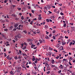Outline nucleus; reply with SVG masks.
<instances>
[{
  "instance_id": "nucleus-32",
  "label": "nucleus",
  "mask_w": 75,
  "mask_h": 75,
  "mask_svg": "<svg viewBox=\"0 0 75 75\" xmlns=\"http://www.w3.org/2000/svg\"><path fill=\"white\" fill-rule=\"evenodd\" d=\"M9 57V55L8 56H7V59H8L9 60V59H10V57Z\"/></svg>"
},
{
  "instance_id": "nucleus-57",
  "label": "nucleus",
  "mask_w": 75,
  "mask_h": 75,
  "mask_svg": "<svg viewBox=\"0 0 75 75\" xmlns=\"http://www.w3.org/2000/svg\"><path fill=\"white\" fill-rule=\"evenodd\" d=\"M33 21L34 20H35V21H36V20H37V18H33Z\"/></svg>"
},
{
  "instance_id": "nucleus-60",
  "label": "nucleus",
  "mask_w": 75,
  "mask_h": 75,
  "mask_svg": "<svg viewBox=\"0 0 75 75\" xmlns=\"http://www.w3.org/2000/svg\"><path fill=\"white\" fill-rule=\"evenodd\" d=\"M24 45H27V43H25V42H24Z\"/></svg>"
},
{
  "instance_id": "nucleus-61",
  "label": "nucleus",
  "mask_w": 75,
  "mask_h": 75,
  "mask_svg": "<svg viewBox=\"0 0 75 75\" xmlns=\"http://www.w3.org/2000/svg\"><path fill=\"white\" fill-rule=\"evenodd\" d=\"M65 38H67V39H68V37H67L66 36H65Z\"/></svg>"
},
{
  "instance_id": "nucleus-55",
  "label": "nucleus",
  "mask_w": 75,
  "mask_h": 75,
  "mask_svg": "<svg viewBox=\"0 0 75 75\" xmlns=\"http://www.w3.org/2000/svg\"><path fill=\"white\" fill-rule=\"evenodd\" d=\"M19 52L20 54H21V50H19Z\"/></svg>"
},
{
  "instance_id": "nucleus-25",
  "label": "nucleus",
  "mask_w": 75,
  "mask_h": 75,
  "mask_svg": "<svg viewBox=\"0 0 75 75\" xmlns=\"http://www.w3.org/2000/svg\"><path fill=\"white\" fill-rule=\"evenodd\" d=\"M1 35L3 37H4V38H5V36H4V35L3 34H1Z\"/></svg>"
},
{
  "instance_id": "nucleus-56",
  "label": "nucleus",
  "mask_w": 75,
  "mask_h": 75,
  "mask_svg": "<svg viewBox=\"0 0 75 75\" xmlns=\"http://www.w3.org/2000/svg\"><path fill=\"white\" fill-rule=\"evenodd\" d=\"M23 68H25V69H26V70H27V69H26V67H25L24 66V67H23Z\"/></svg>"
},
{
  "instance_id": "nucleus-27",
  "label": "nucleus",
  "mask_w": 75,
  "mask_h": 75,
  "mask_svg": "<svg viewBox=\"0 0 75 75\" xmlns=\"http://www.w3.org/2000/svg\"><path fill=\"white\" fill-rule=\"evenodd\" d=\"M52 68H54V67H55V65H53L52 64V65L51 66Z\"/></svg>"
},
{
  "instance_id": "nucleus-33",
  "label": "nucleus",
  "mask_w": 75,
  "mask_h": 75,
  "mask_svg": "<svg viewBox=\"0 0 75 75\" xmlns=\"http://www.w3.org/2000/svg\"><path fill=\"white\" fill-rule=\"evenodd\" d=\"M8 30V29L7 28H6V29H4V31H7Z\"/></svg>"
},
{
  "instance_id": "nucleus-9",
  "label": "nucleus",
  "mask_w": 75,
  "mask_h": 75,
  "mask_svg": "<svg viewBox=\"0 0 75 75\" xmlns=\"http://www.w3.org/2000/svg\"><path fill=\"white\" fill-rule=\"evenodd\" d=\"M27 41H28V42H31V41H32V39H31V40H30L29 39H28V40H27Z\"/></svg>"
},
{
  "instance_id": "nucleus-4",
  "label": "nucleus",
  "mask_w": 75,
  "mask_h": 75,
  "mask_svg": "<svg viewBox=\"0 0 75 75\" xmlns=\"http://www.w3.org/2000/svg\"><path fill=\"white\" fill-rule=\"evenodd\" d=\"M17 37L18 38H21V35L20 34H18Z\"/></svg>"
},
{
  "instance_id": "nucleus-6",
  "label": "nucleus",
  "mask_w": 75,
  "mask_h": 75,
  "mask_svg": "<svg viewBox=\"0 0 75 75\" xmlns=\"http://www.w3.org/2000/svg\"><path fill=\"white\" fill-rule=\"evenodd\" d=\"M50 69H51V67H50V66L47 67V71H50Z\"/></svg>"
},
{
  "instance_id": "nucleus-34",
  "label": "nucleus",
  "mask_w": 75,
  "mask_h": 75,
  "mask_svg": "<svg viewBox=\"0 0 75 75\" xmlns=\"http://www.w3.org/2000/svg\"><path fill=\"white\" fill-rule=\"evenodd\" d=\"M58 62L59 63H61V60H59L58 61Z\"/></svg>"
},
{
  "instance_id": "nucleus-13",
  "label": "nucleus",
  "mask_w": 75,
  "mask_h": 75,
  "mask_svg": "<svg viewBox=\"0 0 75 75\" xmlns=\"http://www.w3.org/2000/svg\"><path fill=\"white\" fill-rule=\"evenodd\" d=\"M49 50H50V51H52L53 50V49L50 47L49 49Z\"/></svg>"
},
{
  "instance_id": "nucleus-17",
  "label": "nucleus",
  "mask_w": 75,
  "mask_h": 75,
  "mask_svg": "<svg viewBox=\"0 0 75 75\" xmlns=\"http://www.w3.org/2000/svg\"><path fill=\"white\" fill-rule=\"evenodd\" d=\"M46 20L47 23H49V22H50V20H49L48 19H46Z\"/></svg>"
},
{
  "instance_id": "nucleus-2",
  "label": "nucleus",
  "mask_w": 75,
  "mask_h": 75,
  "mask_svg": "<svg viewBox=\"0 0 75 75\" xmlns=\"http://www.w3.org/2000/svg\"><path fill=\"white\" fill-rule=\"evenodd\" d=\"M52 52H49L48 54H46V55L47 56H48V55H49L51 56V54H52Z\"/></svg>"
},
{
  "instance_id": "nucleus-38",
  "label": "nucleus",
  "mask_w": 75,
  "mask_h": 75,
  "mask_svg": "<svg viewBox=\"0 0 75 75\" xmlns=\"http://www.w3.org/2000/svg\"><path fill=\"white\" fill-rule=\"evenodd\" d=\"M53 38L54 40H55V37L54 36H53Z\"/></svg>"
},
{
  "instance_id": "nucleus-52",
  "label": "nucleus",
  "mask_w": 75,
  "mask_h": 75,
  "mask_svg": "<svg viewBox=\"0 0 75 75\" xmlns=\"http://www.w3.org/2000/svg\"><path fill=\"white\" fill-rule=\"evenodd\" d=\"M52 36V35H51V34H50V35H49V36L50 37V38H51V37H51Z\"/></svg>"
},
{
  "instance_id": "nucleus-53",
  "label": "nucleus",
  "mask_w": 75,
  "mask_h": 75,
  "mask_svg": "<svg viewBox=\"0 0 75 75\" xmlns=\"http://www.w3.org/2000/svg\"><path fill=\"white\" fill-rule=\"evenodd\" d=\"M7 0H5L4 1V3H7Z\"/></svg>"
},
{
  "instance_id": "nucleus-50",
  "label": "nucleus",
  "mask_w": 75,
  "mask_h": 75,
  "mask_svg": "<svg viewBox=\"0 0 75 75\" xmlns=\"http://www.w3.org/2000/svg\"><path fill=\"white\" fill-rule=\"evenodd\" d=\"M72 42H70V44H69L70 46H71V45H72Z\"/></svg>"
},
{
  "instance_id": "nucleus-3",
  "label": "nucleus",
  "mask_w": 75,
  "mask_h": 75,
  "mask_svg": "<svg viewBox=\"0 0 75 75\" xmlns=\"http://www.w3.org/2000/svg\"><path fill=\"white\" fill-rule=\"evenodd\" d=\"M18 23H16L15 25H14V27L15 28H16L18 26Z\"/></svg>"
},
{
  "instance_id": "nucleus-58",
  "label": "nucleus",
  "mask_w": 75,
  "mask_h": 75,
  "mask_svg": "<svg viewBox=\"0 0 75 75\" xmlns=\"http://www.w3.org/2000/svg\"><path fill=\"white\" fill-rule=\"evenodd\" d=\"M21 4L22 5L23 4V5H24V2L21 3Z\"/></svg>"
},
{
  "instance_id": "nucleus-16",
  "label": "nucleus",
  "mask_w": 75,
  "mask_h": 75,
  "mask_svg": "<svg viewBox=\"0 0 75 75\" xmlns=\"http://www.w3.org/2000/svg\"><path fill=\"white\" fill-rule=\"evenodd\" d=\"M45 29H47L48 28V26H46L45 25Z\"/></svg>"
},
{
  "instance_id": "nucleus-31",
  "label": "nucleus",
  "mask_w": 75,
  "mask_h": 75,
  "mask_svg": "<svg viewBox=\"0 0 75 75\" xmlns=\"http://www.w3.org/2000/svg\"><path fill=\"white\" fill-rule=\"evenodd\" d=\"M73 42L74 43L72 44V45H74L75 44V41L74 40H73Z\"/></svg>"
},
{
  "instance_id": "nucleus-54",
  "label": "nucleus",
  "mask_w": 75,
  "mask_h": 75,
  "mask_svg": "<svg viewBox=\"0 0 75 75\" xmlns=\"http://www.w3.org/2000/svg\"><path fill=\"white\" fill-rule=\"evenodd\" d=\"M33 64L34 65H35V67L36 66V64H35V63H34V62H33Z\"/></svg>"
},
{
  "instance_id": "nucleus-41",
  "label": "nucleus",
  "mask_w": 75,
  "mask_h": 75,
  "mask_svg": "<svg viewBox=\"0 0 75 75\" xmlns=\"http://www.w3.org/2000/svg\"><path fill=\"white\" fill-rule=\"evenodd\" d=\"M33 44V42H30L29 43V45H32V44Z\"/></svg>"
},
{
  "instance_id": "nucleus-59",
  "label": "nucleus",
  "mask_w": 75,
  "mask_h": 75,
  "mask_svg": "<svg viewBox=\"0 0 75 75\" xmlns=\"http://www.w3.org/2000/svg\"><path fill=\"white\" fill-rule=\"evenodd\" d=\"M57 68L56 67H55L54 68V70L55 71H56L57 70Z\"/></svg>"
},
{
  "instance_id": "nucleus-1",
  "label": "nucleus",
  "mask_w": 75,
  "mask_h": 75,
  "mask_svg": "<svg viewBox=\"0 0 75 75\" xmlns=\"http://www.w3.org/2000/svg\"><path fill=\"white\" fill-rule=\"evenodd\" d=\"M21 67H18L16 69V72H20L21 71Z\"/></svg>"
},
{
  "instance_id": "nucleus-22",
  "label": "nucleus",
  "mask_w": 75,
  "mask_h": 75,
  "mask_svg": "<svg viewBox=\"0 0 75 75\" xmlns=\"http://www.w3.org/2000/svg\"><path fill=\"white\" fill-rule=\"evenodd\" d=\"M55 32H56V31H55V30H54L52 31V33H53V34H54V33H55Z\"/></svg>"
},
{
  "instance_id": "nucleus-14",
  "label": "nucleus",
  "mask_w": 75,
  "mask_h": 75,
  "mask_svg": "<svg viewBox=\"0 0 75 75\" xmlns=\"http://www.w3.org/2000/svg\"><path fill=\"white\" fill-rule=\"evenodd\" d=\"M44 10H45H45H46V11H47V7L45 6L44 7Z\"/></svg>"
},
{
  "instance_id": "nucleus-44",
  "label": "nucleus",
  "mask_w": 75,
  "mask_h": 75,
  "mask_svg": "<svg viewBox=\"0 0 75 75\" xmlns=\"http://www.w3.org/2000/svg\"><path fill=\"white\" fill-rule=\"evenodd\" d=\"M33 21H31V22L30 23V24H31V25H33Z\"/></svg>"
},
{
  "instance_id": "nucleus-49",
  "label": "nucleus",
  "mask_w": 75,
  "mask_h": 75,
  "mask_svg": "<svg viewBox=\"0 0 75 75\" xmlns=\"http://www.w3.org/2000/svg\"><path fill=\"white\" fill-rule=\"evenodd\" d=\"M21 45L22 46V47H23L24 45V44L22 43L21 44Z\"/></svg>"
},
{
  "instance_id": "nucleus-36",
  "label": "nucleus",
  "mask_w": 75,
  "mask_h": 75,
  "mask_svg": "<svg viewBox=\"0 0 75 75\" xmlns=\"http://www.w3.org/2000/svg\"><path fill=\"white\" fill-rule=\"evenodd\" d=\"M16 28H14L13 30V31H16Z\"/></svg>"
},
{
  "instance_id": "nucleus-11",
  "label": "nucleus",
  "mask_w": 75,
  "mask_h": 75,
  "mask_svg": "<svg viewBox=\"0 0 75 75\" xmlns=\"http://www.w3.org/2000/svg\"><path fill=\"white\" fill-rule=\"evenodd\" d=\"M52 64H54V62H55V61H54V59H52Z\"/></svg>"
},
{
  "instance_id": "nucleus-23",
  "label": "nucleus",
  "mask_w": 75,
  "mask_h": 75,
  "mask_svg": "<svg viewBox=\"0 0 75 75\" xmlns=\"http://www.w3.org/2000/svg\"><path fill=\"white\" fill-rule=\"evenodd\" d=\"M31 12L33 13H34V12H35V11L34 10H33V9L31 10Z\"/></svg>"
},
{
  "instance_id": "nucleus-18",
  "label": "nucleus",
  "mask_w": 75,
  "mask_h": 75,
  "mask_svg": "<svg viewBox=\"0 0 75 75\" xmlns=\"http://www.w3.org/2000/svg\"><path fill=\"white\" fill-rule=\"evenodd\" d=\"M56 47L57 48H58V47H59V44H57L56 45Z\"/></svg>"
},
{
  "instance_id": "nucleus-62",
  "label": "nucleus",
  "mask_w": 75,
  "mask_h": 75,
  "mask_svg": "<svg viewBox=\"0 0 75 75\" xmlns=\"http://www.w3.org/2000/svg\"><path fill=\"white\" fill-rule=\"evenodd\" d=\"M12 6L14 8V7H16V5H12Z\"/></svg>"
},
{
  "instance_id": "nucleus-24",
  "label": "nucleus",
  "mask_w": 75,
  "mask_h": 75,
  "mask_svg": "<svg viewBox=\"0 0 75 75\" xmlns=\"http://www.w3.org/2000/svg\"><path fill=\"white\" fill-rule=\"evenodd\" d=\"M40 42V43L41 44V43L42 42V40H39Z\"/></svg>"
},
{
  "instance_id": "nucleus-19",
  "label": "nucleus",
  "mask_w": 75,
  "mask_h": 75,
  "mask_svg": "<svg viewBox=\"0 0 75 75\" xmlns=\"http://www.w3.org/2000/svg\"><path fill=\"white\" fill-rule=\"evenodd\" d=\"M35 45H32L31 46V47L33 48L34 47H35Z\"/></svg>"
},
{
  "instance_id": "nucleus-51",
  "label": "nucleus",
  "mask_w": 75,
  "mask_h": 75,
  "mask_svg": "<svg viewBox=\"0 0 75 75\" xmlns=\"http://www.w3.org/2000/svg\"><path fill=\"white\" fill-rule=\"evenodd\" d=\"M17 9H18V10H19V11L21 10V8H18Z\"/></svg>"
},
{
  "instance_id": "nucleus-29",
  "label": "nucleus",
  "mask_w": 75,
  "mask_h": 75,
  "mask_svg": "<svg viewBox=\"0 0 75 75\" xmlns=\"http://www.w3.org/2000/svg\"><path fill=\"white\" fill-rule=\"evenodd\" d=\"M22 55L23 56H27V55L25 54V53H23Z\"/></svg>"
},
{
  "instance_id": "nucleus-8",
  "label": "nucleus",
  "mask_w": 75,
  "mask_h": 75,
  "mask_svg": "<svg viewBox=\"0 0 75 75\" xmlns=\"http://www.w3.org/2000/svg\"><path fill=\"white\" fill-rule=\"evenodd\" d=\"M10 74H11L12 75H14V73H13V71H11L10 72Z\"/></svg>"
},
{
  "instance_id": "nucleus-45",
  "label": "nucleus",
  "mask_w": 75,
  "mask_h": 75,
  "mask_svg": "<svg viewBox=\"0 0 75 75\" xmlns=\"http://www.w3.org/2000/svg\"><path fill=\"white\" fill-rule=\"evenodd\" d=\"M59 58V56H58L57 57H56V58L57 59H58Z\"/></svg>"
},
{
  "instance_id": "nucleus-63",
  "label": "nucleus",
  "mask_w": 75,
  "mask_h": 75,
  "mask_svg": "<svg viewBox=\"0 0 75 75\" xmlns=\"http://www.w3.org/2000/svg\"><path fill=\"white\" fill-rule=\"evenodd\" d=\"M17 38H15V40H16V41H17Z\"/></svg>"
},
{
  "instance_id": "nucleus-64",
  "label": "nucleus",
  "mask_w": 75,
  "mask_h": 75,
  "mask_svg": "<svg viewBox=\"0 0 75 75\" xmlns=\"http://www.w3.org/2000/svg\"><path fill=\"white\" fill-rule=\"evenodd\" d=\"M72 75H75V73H74V72H73V74H72Z\"/></svg>"
},
{
  "instance_id": "nucleus-5",
  "label": "nucleus",
  "mask_w": 75,
  "mask_h": 75,
  "mask_svg": "<svg viewBox=\"0 0 75 75\" xmlns=\"http://www.w3.org/2000/svg\"><path fill=\"white\" fill-rule=\"evenodd\" d=\"M62 45H64L66 44V42H65L64 41H63L62 42Z\"/></svg>"
},
{
  "instance_id": "nucleus-7",
  "label": "nucleus",
  "mask_w": 75,
  "mask_h": 75,
  "mask_svg": "<svg viewBox=\"0 0 75 75\" xmlns=\"http://www.w3.org/2000/svg\"><path fill=\"white\" fill-rule=\"evenodd\" d=\"M45 38H46V39H47V40H49V39L50 38V37H49L47 35H46L45 36Z\"/></svg>"
},
{
  "instance_id": "nucleus-35",
  "label": "nucleus",
  "mask_w": 75,
  "mask_h": 75,
  "mask_svg": "<svg viewBox=\"0 0 75 75\" xmlns=\"http://www.w3.org/2000/svg\"><path fill=\"white\" fill-rule=\"evenodd\" d=\"M46 73H47V74H50V71H48V72H46Z\"/></svg>"
},
{
  "instance_id": "nucleus-47",
  "label": "nucleus",
  "mask_w": 75,
  "mask_h": 75,
  "mask_svg": "<svg viewBox=\"0 0 75 75\" xmlns=\"http://www.w3.org/2000/svg\"><path fill=\"white\" fill-rule=\"evenodd\" d=\"M69 65H72V64H71V62H69Z\"/></svg>"
},
{
  "instance_id": "nucleus-42",
  "label": "nucleus",
  "mask_w": 75,
  "mask_h": 75,
  "mask_svg": "<svg viewBox=\"0 0 75 75\" xmlns=\"http://www.w3.org/2000/svg\"><path fill=\"white\" fill-rule=\"evenodd\" d=\"M57 9H54V12H55H55H57Z\"/></svg>"
},
{
  "instance_id": "nucleus-46",
  "label": "nucleus",
  "mask_w": 75,
  "mask_h": 75,
  "mask_svg": "<svg viewBox=\"0 0 75 75\" xmlns=\"http://www.w3.org/2000/svg\"><path fill=\"white\" fill-rule=\"evenodd\" d=\"M15 59H18V58H17V56H15Z\"/></svg>"
},
{
  "instance_id": "nucleus-40",
  "label": "nucleus",
  "mask_w": 75,
  "mask_h": 75,
  "mask_svg": "<svg viewBox=\"0 0 75 75\" xmlns=\"http://www.w3.org/2000/svg\"><path fill=\"white\" fill-rule=\"evenodd\" d=\"M59 11L58 10L57 11H56V13H57V14H58V13H59Z\"/></svg>"
},
{
  "instance_id": "nucleus-43",
  "label": "nucleus",
  "mask_w": 75,
  "mask_h": 75,
  "mask_svg": "<svg viewBox=\"0 0 75 75\" xmlns=\"http://www.w3.org/2000/svg\"><path fill=\"white\" fill-rule=\"evenodd\" d=\"M60 14H61V15H62V16H63V15H64V13H62V12H61V13H60Z\"/></svg>"
},
{
  "instance_id": "nucleus-20",
  "label": "nucleus",
  "mask_w": 75,
  "mask_h": 75,
  "mask_svg": "<svg viewBox=\"0 0 75 75\" xmlns=\"http://www.w3.org/2000/svg\"><path fill=\"white\" fill-rule=\"evenodd\" d=\"M63 27L64 28L66 27V23H64Z\"/></svg>"
},
{
  "instance_id": "nucleus-39",
  "label": "nucleus",
  "mask_w": 75,
  "mask_h": 75,
  "mask_svg": "<svg viewBox=\"0 0 75 75\" xmlns=\"http://www.w3.org/2000/svg\"><path fill=\"white\" fill-rule=\"evenodd\" d=\"M58 72L59 73V74H60V73H61V70H59V71H58Z\"/></svg>"
},
{
  "instance_id": "nucleus-48",
  "label": "nucleus",
  "mask_w": 75,
  "mask_h": 75,
  "mask_svg": "<svg viewBox=\"0 0 75 75\" xmlns=\"http://www.w3.org/2000/svg\"><path fill=\"white\" fill-rule=\"evenodd\" d=\"M66 68H64V70H65V71H67V67H65Z\"/></svg>"
},
{
  "instance_id": "nucleus-26",
  "label": "nucleus",
  "mask_w": 75,
  "mask_h": 75,
  "mask_svg": "<svg viewBox=\"0 0 75 75\" xmlns=\"http://www.w3.org/2000/svg\"><path fill=\"white\" fill-rule=\"evenodd\" d=\"M62 49H61L60 50V51H61V50H64V47H63V46H62Z\"/></svg>"
},
{
  "instance_id": "nucleus-21",
  "label": "nucleus",
  "mask_w": 75,
  "mask_h": 75,
  "mask_svg": "<svg viewBox=\"0 0 75 75\" xmlns=\"http://www.w3.org/2000/svg\"><path fill=\"white\" fill-rule=\"evenodd\" d=\"M24 16H22L21 17V19L22 20H23V19H24Z\"/></svg>"
},
{
  "instance_id": "nucleus-12",
  "label": "nucleus",
  "mask_w": 75,
  "mask_h": 75,
  "mask_svg": "<svg viewBox=\"0 0 75 75\" xmlns=\"http://www.w3.org/2000/svg\"><path fill=\"white\" fill-rule=\"evenodd\" d=\"M13 26H11L9 28V30H12L13 29Z\"/></svg>"
},
{
  "instance_id": "nucleus-37",
  "label": "nucleus",
  "mask_w": 75,
  "mask_h": 75,
  "mask_svg": "<svg viewBox=\"0 0 75 75\" xmlns=\"http://www.w3.org/2000/svg\"><path fill=\"white\" fill-rule=\"evenodd\" d=\"M38 61H37V60H36L35 62H34L35 63V64H37V63Z\"/></svg>"
},
{
  "instance_id": "nucleus-30",
  "label": "nucleus",
  "mask_w": 75,
  "mask_h": 75,
  "mask_svg": "<svg viewBox=\"0 0 75 75\" xmlns=\"http://www.w3.org/2000/svg\"><path fill=\"white\" fill-rule=\"evenodd\" d=\"M25 49H26V46H25L23 48V50H25Z\"/></svg>"
},
{
  "instance_id": "nucleus-28",
  "label": "nucleus",
  "mask_w": 75,
  "mask_h": 75,
  "mask_svg": "<svg viewBox=\"0 0 75 75\" xmlns=\"http://www.w3.org/2000/svg\"><path fill=\"white\" fill-rule=\"evenodd\" d=\"M33 61H34L35 60V58H33L32 59Z\"/></svg>"
},
{
  "instance_id": "nucleus-10",
  "label": "nucleus",
  "mask_w": 75,
  "mask_h": 75,
  "mask_svg": "<svg viewBox=\"0 0 75 75\" xmlns=\"http://www.w3.org/2000/svg\"><path fill=\"white\" fill-rule=\"evenodd\" d=\"M59 68H62V69L63 68V66H62V65H61L59 66Z\"/></svg>"
},
{
  "instance_id": "nucleus-15",
  "label": "nucleus",
  "mask_w": 75,
  "mask_h": 75,
  "mask_svg": "<svg viewBox=\"0 0 75 75\" xmlns=\"http://www.w3.org/2000/svg\"><path fill=\"white\" fill-rule=\"evenodd\" d=\"M42 19V18L41 17H39L38 18V20H41Z\"/></svg>"
}]
</instances>
